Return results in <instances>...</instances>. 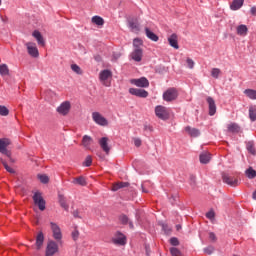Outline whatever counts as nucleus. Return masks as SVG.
Returning <instances> with one entry per match:
<instances>
[{"label":"nucleus","mask_w":256,"mask_h":256,"mask_svg":"<svg viewBox=\"0 0 256 256\" xmlns=\"http://www.w3.org/2000/svg\"><path fill=\"white\" fill-rule=\"evenodd\" d=\"M50 229L52 231V237L55 239L58 245H63V232L59 224L50 222Z\"/></svg>","instance_id":"1"},{"label":"nucleus","mask_w":256,"mask_h":256,"mask_svg":"<svg viewBox=\"0 0 256 256\" xmlns=\"http://www.w3.org/2000/svg\"><path fill=\"white\" fill-rule=\"evenodd\" d=\"M155 115L161 121H167L170 117L169 109L165 106L158 105L155 107Z\"/></svg>","instance_id":"2"},{"label":"nucleus","mask_w":256,"mask_h":256,"mask_svg":"<svg viewBox=\"0 0 256 256\" xmlns=\"http://www.w3.org/2000/svg\"><path fill=\"white\" fill-rule=\"evenodd\" d=\"M57 113L62 117H67L71 111V102L64 101L56 109Z\"/></svg>","instance_id":"3"},{"label":"nucleus","mask_w":256,"mask_h":256,"mask_svg":"<svg viewBox=\"0 0 256 256\" xmlns=\"http://www.w3.org/2000/svg\"><path fill=\"white\" fill-rule=\"evenodd\" d=\"M33 201H34V205H37L40 211H45L46 202H45V199H43V195L41 194V192H36L33 195Z\"/></svg>","instance_id":"4"},{"label":"nucleus","mask_w":256,"mask_h":256,"mask_svg":"<svg viewBox=\"0 0 256 256\" xmlns=\"http://www.w3.org/2000/svg\"><path fill=\"white\" fill-rule=\"evenodd\" d=\"M8 145H11V140H9L8 138L0 139V153H2V155H6V157H9L11 159V151L7 150Z\"/></svg>","instance_id":"5"},{"label":"nucleus","mask_w":256,"mask_h":256,"mask_svg":"<svg viewBox=\"0 0 256 256\" xmlns=\"http://www.w3.org/2000/svg\"><path fill=\"white\" fill-rule=\"evenodd\" d=\"M59 252V244L57 242L51 240L48 242L46 247V253L45 256H54L55 253Z\"/></svg>","instance_id":"6"},{"label":"nucleus","mask_w":256,"mask_h":256,"mask_svg":"<svg viewBox=\"0 0 256 256\" xmlns=\"http://www.w3.org/2000/svg\"><path fill=\"white\" fill-rule=\"evenodd\" d=\"M92 119L96 125H100L101 127H107L109 125V122L99 112H93Z\"/></svg>","instance_id":"7"},{"label":"nucleus","mask_w":256,"mask_h":256,"mask_svg":"<svg viewBox=\"0 0 256 256\" xmlns=\"http://www.w3.org/2000/svg\"><path fill=\"white\" fill-rule=\"evenodd\" d=\"M25 47L28 51V55H30V57H34V59H37V57H39V49L37 48V44L33 43V42H27L25 44Z\"/></svg>","instance_id":"8"},{"label":"nucleus","mask_w":256,"mask_h":256,"mask_svg":"<svg viewBox=\"0 0 256 256\" xmlns=\"http://www.w3.org/2000/svg\"><path fill=\"white\" fill-rule=\"evenodd\" d=\"M222 180H223V183H226V185H229L230 187H237L239 185V180H237V178L229 174L223 173Z\"/></svg>","instance_id":"9"},{"label":"nucleus","mask_w":256,"mask_h":256,"mask_svg":"<svg viewBox=\"0 0 256 256\" xmlns=\"http://www.w3.org/2000/svg\"><path fill=\"white\" fill-rule=\"evenodd\" d=\"M114 245H127V237L121 232H116L115 237L112 238Z\"/></svg>","instance_id":"10"},{"label":"nucleus","mask_w":256,"mask_h":256,"mask_svg":"<svg viewBox=\"0 0 256 256\" xmlns=\"http://www.w3.org/2000/svg\"><path fill=\"white\" fill-rule=\"evenodd\" d=\"M130 83L132 85H135L136 87H142V88L149 87V80L145 77H141L138 79H131Z\"/></svg>","instance_id":"11"},{"label":"nucleus","mask_w":256,"mask_h":256,"mask_svg":"<svg viewBox=\"0 0 256 256\" xmlns=\"http://www.w3.org/2000/svg\"><path fill=\"white\" fill-rule=\"evenodd\" d=\"M112 73L111 70H103L100 72V81L103 83V85H105L106 87H109L110 83L107 82L108 79H111L112 77Z\"/></svg>","instance_id":"12"},{"label":"nucleus","mask_w":256,"mask_h":256,"mask_svg":"<svg viewBox=\"0 0 256 256\" xmlns=\"http://www.w3.org/2000/svg\"><path fill=\"white\" fill-rule=\"evenodd\" d=\"M101 149L106 153V155H109V152L111 151V147L109 146V138L108 137H102L98 141Z\"/></svg>","instance_id":"13"},{"label":"nucleus","mask_w":256,"mask_h":256,"mask_svg":"<svg viewBox=\"0 0 256 256\" xmlns=\"http://www.w3.org/2000/svg\"><path fill=\"white\" fill-rule=\"evenodd\" d=\"M131 59L133 61H136L137 63H140L143 59V48H136L133 50V52L130 55Z\"/></svg>","instance_id":"14"},{"label":"nucleus","mask_w":256,"mask_h":256,"mask_svg":"<svg viewBox=\"0 0 256 256\" xmlns=\"http://www.w3.org/2000/svg\"><path fill=\"white\" fill-rule=\"evenodd\" d=\"M129 93L134 95L135 97H148L149 92L145 91L144 89L139 88H130Z\"/></svg>","instance_id":"15"},{"label":"nucleus","mask_w":256,"mask_h":256,"mask_svg":"<svg viewBox=\"0 0 256 256\" xmlns=\"http://www.w3.org/2000/svg\"><path fill=\"white\" fill-rule=\"evenodd\" d=\"M209 115L213 117L215 113H217V104H215V100L213 98H207Z\"/></svg>","instance_id":"16"},{"label":"nucleus","mask_w":256,"mask_h":256,"mask_svg":"<svg viewBox=\"0 0 256 256\" xmlns=\"http://www.w3.org/2000/svg\"><path fill=\"white\" fill-rule=\"evenodd\" d=\"M168 43L173 49H179V37L177 34H172L168 37Z\"/></svg>","instance_id":"17"},{"label":"nucleus","mask_w":256,"mask_h":256,"mask_svg":"<svg viewBox=\"0 0 256 256\" xmlns=\"http://www.w3.org/2000/svg\"><path fill=\"white\" fill-rule=\"evenodd\" d=\"M32 37L36 39L38 45L45 47V39L43 38V35H41V32H39V30H35L32 33Z\"/></svg>","instance_id":"18"},{"label":"nucleus","mask_w":256,"mask_h":256,"mask_svg":"<svg viewBox=\"0 0 256 256\" xmlns=\"http://www.w3.org/2000/svg\"><path fill=\"white\" fill-rule=\"evenodd\" d=\"M181 93L177 88H168L164 93L163 97H179Z\"/></svg>","instance_id":"19"},{"label":"nucleus","mask_w":256,"mask_h":256,"mask_svg":"<svg viewBox=\"0 0 256 256\" xmlns=\"http://www.w3.org/2000/svg\"><path fill=\"white\" fill-rule=\"evenodd\" d=\"M93 143V138L89 135H84L82 138V147L84 149H91V144Z\"/></svg>","instance_id":"20"},{"label":"nucleus","mask_w":256,"mask_h":256,"mask_svg":"<svg viewBox=\"0 0 256 256\" xmlns=\"http://www.w3.org/2000/svg\"><path fill=\"white\" fill-rule=\"evenodd\" d=\"M185 131L190 135V137H199L201 135V131H199V129L192 128L191 126H187Z\"/></svg>","instance_id":"21"},{"label":"nucleus","mask_w":256,"mask_h":256,"mask_svg":"<svg viewBox=\"0 0 256 256\" xmlns=\"http://www.w3.org/2000/svg\"><path fill=\"white\" fill-rule=\"evenodd\" d=\"M248 31L249 29L247 28V25H244V24H241L236 28V33L237 35H240V37H245Z\"/></svg>","instance_id":"22"},{"label":"nucleus","mask_w":256,"mask_h":256,"mask_svg":"<svg viewBox=\"0 0 256 256\" xmlns=\"http://www.w3.org/2000/svg\"><path fill=\"white\" fill-rule=\"evenodd\" d=\"M145 34H146V37H148V39H150V41H154L155 43H157V41H159V36H157V34L153 33V31H151L149 28H145Z\"/></svg>","instance_id":"23"},{"label":"nucleus","mask_w":256,"mask_h":256,"mask_svg":"<svg viewBox=\"0 0 256 256\" xmlns=\"http://www.w3.org/2000/svg\"><path fill=\"white\" fill-rule=\"evenodd\" d=\"M72 184L73 185H80L81 187H85L87 185V180L85 179V177L80 176V177H77V178H73Z\"/></svg>","instance_id":"24"},{"label":"nucleus","mask_w":256,"mask_h":256,"mask_svg":"<svg viewBox=\"0 0 256 256\" xmlns=\"http://www.w3.org/2000/svg\"><path fill=\"white\" fill-rule=\"evenodd\" d=\"M45 241V236L43 235V232H39L36 237V247L37 249H41L43 247V243Z\"/></svg>","instance_id":"25"},{"label":"nucleus","mask_w":256,"mask_h":256,"mask_svg":"<svg viewBox=\"0 0 256 256\" xmlns=\"http://www.w3.org/2000/svg\"><path fill=\"white\" fill-rule=\"evenodd\" d=\"M243 7V0H233L230 5V9L232 11H238V9Z\"/></svg>","instance_id":"26"},{"label":"nucleus","mask_w":256,"mask_h":256,"mask_svg":"<svg viewBox=\"0 0 256 256\" xmlns=\"http://www.w3.org/2000/svg\"><path fill=\"white\" fill-rule=\"evenodd\" d=\"M211 161V154L208 152H203L200 154V163L207 165Z\"/></svg>","instance_id":"27"},{"label":"nucleus","mask_w":256,"mask_h":256,"mask_svg":"<svg viewBox=\"0 0 256 256\" xmlns=\"http://www.w3.org/2000/svg\"><path fill=\"white\" fill-rule=\"evenodd\" d=\"M129 28L133 33H139V31H141V29L139 28L138 21H134V20L129 21Z\"/></svg>","instance_id":"28"},{"label":"nucleus","mask_w":256,"mask_h":256,"mask_svg":"<svg viewBox=\"0 0 256 256\" xmlns=\"http://www.w3.org/2000/svg\"><path fill=\"white\" fill-rule=\"evenodd\" d=\"M227 129L229 133H239V131H241V127H239L237 123L228 124Z\"/></svg>","instance_id":"29"},{"label":"nucleus","mask_w":256,"mask_h":256,"mask_svg":"<svg viewBox=\"0 0 256 256\" xmlns=\"http://www.w3.org/2000/svg\"><path fill=\"white\" fill-rule=\"evenodd\" d=\"M92 23H94V25H98V27H103V25H105V20L100 16H94L92 17Z\"/></svg>","instance_id":"30"},{"label":"nucleus","mask_w":256,"mask_h":256,"mask_svg":"<svg viewBox=\"0 0 256 256\" xmlns=\"http://www.w3.org/2000/svg\"><path fill=\"white\" fill-rule=\"evenodd\" d=\"M125 187H129L128 182H118V183L113 185L112 191H119V189H123Z\"/></svg>","instance_id":"31"},{"label":"nucleus","mask_w":256,"mask_h":256,"mask_svg":"<svg viewBox=\"0 0 256 256\" xmlns=\"http://www.w3.org/2000/svg\"><path fill=\"white\" fill-rule=\"evenodd\" d=\"M59 203L65 211H69V205L67 204V200L65 199V196L63 195L59 196Z\"/></svg>","instance_id":"32"},{"label":"nucleus","mask_w":256,"mask_h":256,"mask_svg":"<svg viewBox=\"0 0 256 256\" xmlns=\"http://www.w3.org/2000/svg\"><path fill=\"white\" fill-rule=\"evenodd\" d=\"M249 119L252 122L256 121V106H250V108H249Z\"/></svg>","instance_id":"33"},{"label":"nucleus","mask_w":256,"mask_h":256,"mask_svg":"<svg viewBox=\"0 0 256 256\" xmlns=\"http://www.w3.org/2000/svg\"><path fill=\"white\" fill-rule=\"evenodd\" d=\"M245 174H246V177H248V179L256 178V171L251 167L245 171Z\"/></svg>","instance_id":"34"},{"label":"nucleus","mask_w":256,"mask_h":256,"mask_svg":"<svg viewBox=\"0 0 256 256\" xmlns=\"http://www.w3.org/2000/svg\"><path fill=\"white\" fill-rule=\"evenodd\" d=\"M0 75H2V77L9 75V67L7 64L0 65Z\"/></svg>","instance_id":"35"},{"label":"nucleus","mask_w":256,"mask_h":256,"mask_svg":"<svg viewBox=\"0 0 256 256\" xmlns=\"http://www.w3.org/2000/svg\"><path fill=\"white\" fill-rule=\"evenodd\" d=\"M133 47L134 49H141V47H143V40L135 38L133 41Z\"/></svg>","instance_id":"36"},{"label":"nucleus","mask_w":256,"mask_h":256,"mask_svg":"<svg viewBox=\"0 0 256 256\" xmlns=\"http://www.w3.org/2000/svg\"><path fill=\"white\" fill-rule=\"evenodd\" d=\"M71 69L74 73H76L77 75H83V70H81V67H79V65L77 64H72L71 65Z\"/></svg>","instance_id":"37"},{"label":"nucleus","mask_w":256,"mask_h":256,"mask_svg":"<svg viewBox=\"0 0 256 256\" xmlns=\"http://www.w3.org/2000/svg\"><path fill=\"white\" fill-rule=\"evenodd\" d=\"M221 75V69L219 68H213L211 70V76L214 78V79H219V76Z\"/></svg>","instance_id":"38"},{"label":"nucleus","mask_w":256,"mask_h":256,"mask_svg":"<svg viewBox=\"0 0 256 256\" xmlns=\"http://www.w3.org/2000/svg\"><path fill=\"white\" fill-rule=\"evenodd\" d=\"M0 161H1L4 169H6V171H8V173H12V174L15 173V170L13 168H11V166H9L5 160L0 159Z\"/></svg>","instance_id":"39"},{"label":"nucleus","mask_w":256,"mask_h":256,"mask_svg":"<svg viewBox=\"0 0 256 256\" xmlns=\"http://www.w3.org/2000/svg\"><path fill=\"white\" fill-rule=\"evenodd\" d=\"M119 221L122 225H127L129 223V217L125 214L119 216Z\"/></svg>","instance_id":"40"},{"label":"nucleus","mask_w":256,"mask_h":256,"mask_svg":"<svg viewBox=\"0 0 256 256\" xmlns=\"http://www.w3.org/2000/svg\"><path fill=\"white\" fill-rule=\"evenodd\" d=\"M0 115L2 117H7V115H9V109L3 105H0Z\"/></svg>","instance_id":"41"},{"label":"nucleus","mask_w":256,"mask_h":256,"mask_svg":"<svg viewBox=\"0 0 256 256\" xmlns=\"http://www.w3.org/2000/svg\"><path fill=\"white\" fill-rule=\"evenodd\" d=\"M92 163H93V158L90 155H88L85 158V161L83 162V165H84V167H91Z\"/></svg>","instance_id":"42"},{"label":"nucleus","mask_w":256,"mask_h":256,"mask_svg":"<svg viewBox=\"0 0 256 256\" xmlns=\"http://www.w3.org/2000/svg\"><path fill=\"white\" fill-rule=\"evenodd\" d=\"M38 179L41 183H49V176L45 175V174H39L38 175Z\"/></svg>","instance_id":"43"},{"label":"nucleus","mask_w":256,"mask_h":256,"mask_svg":"<svg viewBox=\"0 0 256 256\" xmlns=\"http://www.w3.org/2000/svg\"><path fill=\"white\" fill-rule=\"evenodd\" d=\"M244 95H246V97H256V91L253 89H246Z\"/></svg>","instance_id":"44"},{"label":"nucleus","mask_w":256,"mask_h":256,"mask_svg":"<svg viewBox=\"0 0 256 256\" xmlns=\"http://www.w3.org/2000/svg\"><path fill=\"white\" fill-rule=\"evenodd\" d=\"M71 237L73 241H77V239H79V230L77 229V227H75L74 230L72 231Z\"/></svg>","instance_id":"45"},{"label":"nucleus","mask_w":256,"mask_h":256,"mask_svg":"<svg viewBox=\"0 0 256 256\" xmlns=\"http://www.w3.org/2000/svg\"><path fill=\"white\" fill-rule=\"evenodd\" d=\"M186 65H187L188 69H194L195 61H193V59H191V58H187Z\"/></svg>","instance_id":"46"},{"label":"nucleus","mask_w":256,"mask_h":256,"mask_svg":"<svg viewBox=\"0 0 256 256\" xmlns=\"http://www.w3.org/2000/svg\"><path fill=\"white\" fill-rule=\"evenodd\" d=\"M170 253L172 256H181V251L178 248H170Z\"/></svg>","instance_id":"47"},{"label":"nucleus","mask_w":256,"mask_h":256,"mask_svg":"<svg viewBox=\"0 0 256 256\" xmlns=\"http://www.w3.org/2000/svg\"><path fill=\"white\" fill-rule=\"evenodd\" d=\"M247 150L249 151V153H251L252 155H255L256 154V151H255V146H253V143L249 142L247 144Z\"/></svg>","instance_id":"48"},{"label":"nucleus","mask_w":256,"mask_h":256,"mask_svg":"<svg viewBox=\"0 0 256 256\" xmlns=\"http://www.w3.org/2000/svg\"><path fill=\"white\" fill-rule=\"evenodd\" d=\"M213 251H215V248L213 246H208L204 248V253H206V255H212Z\"/></svg>","instance_id":"49"},{"label":"nucleus","mask_w":256,"mask_h":256,"mask_svg":"<svg viewBox=\"0 0 256 256\" xmlns=\"http://www.w3.org/2000/svg\"><path fill=\"white\" fill-rule=\"evenodd\" d=\"M170 243L171 245H173L174 247H177L179 245V239L173 237L170 239Z\"/></svg>","instance_id":"50"},{"label":"nucleus","mask_w":256,"mask_h":256,"mask_svg":"<svg viewBox=\"0 0 256 256\" xmlns=\"http://www.w3.org/2000/svg\"><path fill=\"white\" fill-rule=\"evenodd\" d=\"M207 219H215V211L210 210L207 214H206Z\"/></svg>","instance_id":"51"},{"label":"nucleus","mask_w":256,"mask_h":256,"mask_svg":"<svg viewBox=\"0 0 256 256\" xmlns=\"http://www.w3.org/2000/svg\"><path fill=\"white\" fill-rule=\"evenodd\" d=\"M209 239H210V241L215 242V241H217V236L215 235V233L210 232L209 233Z\"/></svg>","instance_id":"52"},{"label":"nucleus","mask_w":256,"mask_h":256,"mask_svg":"<svg viewBox=\"0 0 256 256\" xmlns=\"http://www.w3.org/2000/svg\"><path fill=\"white\" fill-rule=\"evenodd\" d=\"M141 144H142V141L140 138H134L135 147H139Z\"/></svg>","instance_id":"53"},{"label":"nucleus","mask_w":256,"mask_h":256,"mask_svg":"<svg viewBox=\"0 0 256 256\" xmlns=\"http://www.w3.org/2000/svg\"><path fill=\"white\" fill-rule=\"evenodd\" d=\"M162 229L163 231H165V233L169 234L171 233V228H169L167 225L163 224L162 225Z\"/></svg>","instance_id":"54"},{"label":"nucleus","mask_w":256,"mask_h":256,"mask_svg":"<svg viewBox=\"0 0 256 256\" xmlns=\"http://www.w3.org/2000/svg\"><path fill=\"white\" fill-rule=\"evenodd\" d=\"M164 101H167V103H172V101H175V97H164Z\"/></svg>","instance_id":"55"},{"label":"nucleus","mask_w":256,"mask_h":256,"mask_svg":"<svg viewBox=\"0 0 256 256\" xmlns=\"http://www.w3.org/2000/svg\"><path fill=\"white\" fill-rule=\"evenodd\" d=\"M73 215L76 219H81V216H79V211H74Z\"/></svg>","instance_id":"56"},{"label":"nucleus","mask_w":256,"mask_h":256,"mask_svg":"<svg viewBox=\"0 0 256 256\" xmlns=\"http://www.w3.org/2000/svg\"><path fill=\"white\" fill-rule=\"evenodd\" d=\"M250 13H251V15H255L256 16V7H252L250 9Z\"/></svg>","instance_id":"57"},{"label":"nucleus","mask_w":256,"mask_h":256,"mask_svg":"<svg viewBox=\"0 0 256 256\" xmlns=\"http://www.w3.org/2000/svg\"><path fill=\"white\" fill-rule=\"evenodd\" d=\"M128 224H129L130 229H134L135 226H133V222L128 221Z\"/></svg>","instance_id":"58"},{"label":"nucleus","mask_w":256,"mask_h":256,"mask_svg":"<svg viewBox=\"0 0 256 256\" xmlns=\"http://www.w3.org/2000/svg\"><path fill=\"white\" fill-rule=\"evenodd\" d=\"M95 61H101V56H95Z\"/></svg>","instance_id":"59"},{"label":"nucleus","mask_w":256,"mask_h":256,"mask_svg":"<svg viewBox=\"0 0 256 256\" xmlns=\"http://www.w3.org/2000/svg\"><path fill=\"white\" fill-rule=\"evenodd\" d=\"M253 199L256 200V191L253 193Z\"/></svg>","instance_id":"60"},{"label":"nucleus","mask_w":256,"mask_h":256,"mask_svg":"<svg viewBox=\"0 0 256 256\" xmlns=\"http://www.w3.org/2000/svg\"><path fill=\"white\" fill-rule=\"evenodd\" d=\"M114 57H115V59H119L120 55L118 54L117 56H114Z\"/></svg>","instance_id":"61"},{"label":"nucleus","mask_w":256,"mask_h":256,"mask_svg":"<svg viewBox=\"0 0 256 256\" xmlns=\"http://www.w3.org/2000/svg\"><path fill=\"white\" fill-rule=\"evenodd\" d=\"M176 227H177L178 230L181 229V225H177Z\"/></svg>","instance_id":"62"},{"label":"nucleus","mask_w":256,"mask_h":256,"mask_svg":"<svg viewBox=\"0 0 256 256\" xmlns=\"http://www.w3.org/2000/svg\"><path fill=\"white\" fill-rule=\"evenodd\" d=\"M143 193H147V190L143 189Z\"/></svg>","instance_id":"63"},{"label":"nucleus","mask_w":256,"mask_h":256,"mask_svg":"<svg viewBox=\"0 0 256 256\" xmlns=\"http://www.w3.org/2000/svg\"><path fill=\"white\" fill-rule=\"evenodd\" d=\"M0 5H1V0H0Z\"/></svg>","instance_id":"64"}]
</instances>
